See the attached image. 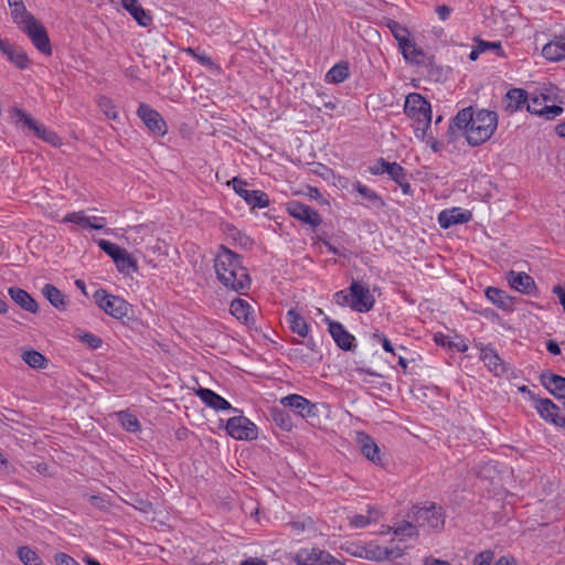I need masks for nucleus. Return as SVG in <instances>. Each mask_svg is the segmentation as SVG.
Masks as SVG:
<instances>
[{
  "instance_id": "nucleus-1",
  "label": "nucleus",
  "mask_w": 565,
  "mask_h": 565,
  "mask_svg": "<svg viewBox=\"0 0 565 565\" xmlns=\"http://www.w3.org/2000/svg\"><path fill=\"white\" fill-rule=\"evenodd\" d=\"M498 127L495 111L466 107L457 113L449 124L448 135L451 140L457 139V132L462 134L471 147H478L488 141Z\"/></svg>"
},
{
  "instance_id": "nucleus-2",
  "label": "nucleus",
  "mask_w": 565,
  "mask_h": 565,
  "mask_svg": "<svg viewBox=\"0 0 565 565\" xmlns=\"http://www.w3.org/2000/svg\"><path fill=\"white\" fill-rule=\"evenodd\" d=\"M217 279L228 289L244 294L250 287L247 269L242 265L239 255L221 246L214 260Z\"/></svg>"
},
{
  "instance_id": "nucleus-3",
  "label": "nucleus",
  "mask_w": 565,
  "mask_h": 565,
  "mask_svg": "<svg viewBox=\"0 0 565 565\" xmlns=\"http://www.w3.org/2000/svg\"><path fill=\"white\" fill-rule=\"evenodd\" d=\"M404 113L414 121L416 138L425 140L426 131L431 124V107L429 102L418 93H411L406 96Z\"/></svg>"
},
{
  "instance_id": "nucleus-4",
  "label": "nucleus",
  "mask_w": 565,
  "mask_h": 565,
  "mask_svg": "<svg viewBox=\"0 0 565 565\" xmlns=\"http://www.w3.org/2000/svg\"><path fill=\"white\" fill-rule=\"evenodd\" d=\"M334 301L337 305L350 307L356 312H369L375 303L370 288L360 281H352L348 289L335 292Z\"/></svg>"
},
{
  "instance_id": "nucleus-5",
  "label": "nucleus",
  "mask_w": 565,
  "mask_h": 565,
  "mask_svg": "<svg viewBox=\"0 0 565 565\" xmlns=\"http://www.w3.org/2000/svg\"><path fill=\"white\" fill-rule=\"evenodd\" d=\"M393 542L394 540H392L388 546H382L375 542H370L365 546L361 547L358 556L373 562L398 559L404 555L406 546L393 544Z\"/></svg>"
},
{
  "instance_id": "nucleus-6",
  "label": "nucleus",
  "mask_w": 565,
  "mask_h": 565,
  "mask_svg": "<svg viewBox=\"0 0 565 565\" xmlns=\"http://www.w3.org/2000/svg\"><path fill=\"white\" fill-rule=\"evenodd\" d=\"M20 31L28 35L32 44L43 54L51 55L52 47L45 26L33 15L18 24Z\"/></svg>"
},
{
  "instance_id": "nucleus-7",
  "label": "nucleus",
  "mask_w": 565,
  "mask_h": 565,
  "mask_svg": "<svg viewBox=\"0 0 565 565\" xmlns=\"http://www.w3.org/2000/svg\"><path fill=\"white\" fill-rule=\"evenodd\" d=\"M413 521L419 527L437 530L444 526L445 518L441 508L435 503H427L424 507H415L413 509Z\"/></svg>"
},
{
  "instance_id": "nucleus-8",
  "label": "nucleus",
  "mask_w": 565,
  "mask_h": 565,
  "mask_svg": "<svg viewBox=\"0 0 565 565\" xmlns=\"http://www.w3.org/2000/svg\"><path fill=\"white\" fill-rule=\"evenodd\" d=\"M292 561L297 565H342L327 551L318 547H303L295 553Z\"/></svg>"
},
{
  "instance_id": "nucleus-9",
  "label": "nucleus",
  "mask_w": 565,
  "mask_h": 565,
  "mask_svg": "<svg viewBox=\"0 0 565 565\" xmlns=\"http://www.w3.org/2000/svg\"><path fill=\"white\" fill-rule=\"evenodd\" d=\"M94 298L99 308L113 318L121 319L128 315L129 305L120 297L109 295L102 289L95 292Z\"/></svg>"
},
{
  "instance_id": "nucleus-10",
  "label": "nucleus",
  "mask_w": 565,
  "mask_h": 565,
  "mask_svg": "<svg viewBox=\"0 0 565 565\" xmlns=\"http://www.w3.org/2000/svg\"><path fill=\"white\" fill-rule=\"evenodd\" d=\"M231 183L233 184L234 191L245 200V202L252 207H267L269 205L268 195L259 190H248V183L237 177L233 178Z\"/></svg>"
},
{
  "instance_id": "nucleus-11",
  "label": "nucleus",
  "mask_w": 565,
  "mask_h": 565,
  "mask_svg": "<svg viewBox=\"0 0 565 565\" xmlns=\"http://www.w3.org/2000/svg\"><path fill=\"white\" fill-rule=\"evenodd\" d=\"M226 430L237 440H254L258 435L256 425L244 416L230 418L226 423Z\"/></svg>"
},
{
  "instance_id": "nucleus-12",
  "label": "nucleus",
  "mask_w": 565,
  "mask_h": 565,
  "mask_svg": "<svg viewBox=\"0 0 565 565\" xmlns=\"http://www.w3.org/2000/svg\"><path fill=\"white\" fill-rule=\"evenodd\" d=\"M286 211L290 216L294 218L310 225L311 227H317L321 224L322 218L320 214L310 207L309 205H306L299 201H289L286 203Z\"/></svg>"
},
{
  "instance_id": "nucleus-13",
  "label": "nucleus",
  "mask_w": 565,
  "mask_h": 565,
  "mask_svg": "<svg viewBox=\"0 0 565 565\" xmlns=\"http://www.w3.org/2000/svg\"><path fill=\"white\" fill-rule=\"evenodd\" d=\"M370 173L373 175H380L383 173H387L392 180L403 186V191L406 193V190L409 188V184L406 182L405 171L403 167H401L396 162H387L383 158L376 160V162L369 168Z\"/></svg>"
},
{
  "instance_id": "nucleus-14",
  "label": "nucleus",
  "mask_w": 565,
  "mask_h": 565,
  "mask_svg": "<svg viewBox=\"0 0 565 565\" xmlns=\"http://www.w3.org/2000/svg\"><path fill=\"white\" fill-rule=\"evenodd\" d=\"M17 122L22 124L24 128L33 130L39 138L53 146H58L61 143L60 137L54 131L49 130L45 126L39 124L22 110H17Z\"/></svg>"
},
{
  "instance_id": "nucleus-15",
  "label": "nucleus",
  "mask_w": 565,
  "mask_h": 565,
  "mask_svg": "<svg viewBox=\"0 0 565 565\" xmlns=\"http://www.w3.org/2000/svg\"><path fill=\"white\" fill-rule=\"evenodd\" d=\"M137 115L154 135L163 136L167 132V125L162 116L149 105L141 103L137 109Z\"/></svg>"
},
{
  "instance_id": "nucleus-16",
  "label": "nucleus",
  "mask_w": 565,
  "mask_h": 565,
  "mask_svg": "<svg viewBox=\"0 0 565 565\" xmlns=\"http://www.w3.org/2000/svg\"><path fill=\"white\" fill-rule=\"evenodd\" d=\"M280 404L285 407H289L297 415L302 418H309L317 415V405L311 403L306 397L298 394H290L280 399Z\"/></svg>"
},
{
  "instance_id": "nucleus-17",
  "label": "nucleus",
  "mask_w": 565,
  "mask_h": 565,
  "mask_svg": "<svg viewBox=\"0 0 565 565\" xmlns=\"http://www.w3.org/2000/svg\"><path fill=\"white\" fill-rule=\"evenodd\" d=\"M64 223H74L79 227L87 230H103L106 226V218L103 216H88L85 211L68 213L64 216Z\"/></svg>"
},
{
  "instance_id": "nucleus-18",
  "label": "nucleus",
  "mask_w": 565,
  "mask_h": 565,
  "mask_svg": "<svg viewBox=\"0 0 565 565\" xmlns=\"http://www.w3.org/2000/svg\"><path fill=\"white\" fill-rule=\"evenodd\" d=\"M535 409L540 416L555 426H565V417L561 416L559 408L548 398H535Z\"/></svg>"
},
{
  "instance_id": "nucleus-19",
  "label": "nucleus",
  "mask_w": 565,
  "mask_h": 565,
  "mask_svg": "<svg viewBox=\"0 0 565 565\" xmlns=\"http://www.w3.org/2000/svg\"><path fill=\"white\" fill-rule=\"evenodd\" d=\"M0 52L17 67L24 70L29 66V57L23 49L0 39Z\"/></svg>"
},
{
  "instance_id": "nucleus-20",
  "label": "nucleus",
  "mask_w": 565,
  "mask_h": 565,
  "mask_svg": "<svg viewBox=\"0 0 565 565\" xmlns=\"http://www.w3.org/2000/svg\"><path fill=\"white\" fill-rule=\"evenodd\" d=\"M230 310L231 313L244 324L248 327L255 324V309L248 301L241 298L234 299L231 302Z\"/></svg>"
},
{
  "instance_id": "nucleus-21",
  "label": "nucleus",
  "mask_w": 565,
  "mask_h": 565,
  "mask_svg": "<svg viewBox=\"0 0 565 565\" xmlns=\"http://www.w3.org/2000/svg\"><path fill=\"white\" fill-rule=\"evenodd\" d=\"M391 532L397 537V544L418 536V529L414 521L397 522L393 526H386L385 530L381 531V534H388Z\"/></svg>"
},
{
  "instance_id": "nucleus-22",
  "label": "nucleus",
  "mask_w": 565,
  "mask_h": 565,
  "mask_svg": "<svg viewBox=\"0 0 565 565\" xmlns=\"http://www.w3.org/2000/svg\"><path fill=\"white\" fill-rule=\"evenodd\" d=\"M480 359L494 375H502L507 372V365L491 347H483L480 351Z\"/></svg>"
},
{
  "instance_id": "nucleus-23",
  "label": "nucleus",
  "mask_w": 565,
  "mask_h": 565,
  "mask_svg": "<svg viewBox=\"0 0 565 565\" xmlns=\"http://www.w3.org/2000/svg\"><path fill=\"white\" fill-rule=\"evenodd\" d=\"M471 217V213L459 207L445 210L438 215V223L443 228H449L456 224H463Z\"/></svg>"
},
{
  "instance_id": "nucleus-24",
  "label": "nucleus",
  "mask_w": 565,
  "mask_h": 565,
  "mask_svg": "<svg viewBox=\"0 0 565 565\" xmlns=\"http://www.w3.org/2000/svg\"><path fill=\"white\" fill-rule=\"evenodd\" d=\"M356 443L363 456L374 463H381L380 448L371 436L360 431L356 434Z\"/></svg>"
},
{
  "instance_id": "nucleus-25",
  "label": "nucleus",
  "mask_w": 565,
  "mask_h": 565,
  "mask_svg": "<svg viewBox=\"0 0 565 565\" xmlns=\"http://www.w3.org/2000/svg\"><path fill=\"white\" fill-rule=\"evenodd\" d=\"M329 323V332L333 340L342 350H351L354 342V337L350 334L340 322L327 319Z\"/></svg>"
},
{
  "instance_id": "nucleus-26",
  "label": "nucleus",
  "mask_w": 565,
  "mask_h": 565,
  "mask_svg": "<svg viewBox=\"0 0 565 565\" xmlns=\"http://www.w3.org/2000/svg\"><path fill=\"white\" fill-rule=\"evenodd\" d=\"M542 54L550 61H561L565 58V34L555 36L542 49Z\"/></svg>"
},
{
  "instance_id": "nucleus-27",
  "label": "nucleus",
  "mask_w": 565,
  "mask_h": 565,
  "mask_svg": "<svg viewBox=\"0 0 565 565\" xmlns=\"http://www.w3.org/2000/svg\"><path fill=\"white\" fill-rule=\"evenodd\" d=\"M9 295L11 299L25 311L38 312V303L32 296L19 287H10Z\"/></svg>"
},
{
  "instance_id": "nucleus-28",
  "label": "nucleus",
  "mask_w": 565,
  "mask_h": 565,
  "mask_svg": "<svg viewBox=\"0 0 565 565\" xmlns=\"http://www.w3.org/2000/svg\"><path fill=\"white\" fill-rule=\"evenodd\" d=\"M196 395L201 398V401L207 405L209 407L214 408L215 411H225L231 408V404L209 388H200L196 392Z\"/></svg>"
},
{
  "instance_id": "nucleus-29",
  "label": "nucleus",
  "mask_w": 565,
  "mask_h": 565,
  "mask_svg": "<svg viewBox=\"0 0 565 565\" xmlns=\"http://www.w3.org/2000/svg\"><path fill=\"white\" fill-rule=\"evenodd\" d=\"M121 6L140 25L148 26L151 23V15L140 6L138 0H121Z\"/></svg>"
},
{
  "instance_id": "nucleus-30",
  "label": "nucleus",
  "mask_w": 565,
  "mask_h": 565,
  "mask_svg": "<svg viewBox=\"0 0 565 565\" xmlns=\"http://www.w3.org/2000/svg\"><path fill=\"white\" fill-rule=\"evenodd\" d=\"M286 322L294 333H297L301 338H306L308 335L309 326L305 318L295 309H290L286 313Z\"/></svg>"
},
{
  "instance_id": "nucleus-31",
  "label": "nucleus",
  "mask_w": 565,
  "mask_h": 565,
  "mask_svg": "<svg viewBox=\"0 0 565 565\" xmlns=\"http://www.w3.org/2000/svg\"><path fill=\"white\" fill-rule=\"evenodd\" d=\"M527 95L522 88L510 89L505 95V109L510 113L522 109L526 106Z\"/></svg>"
},
{
  "instance_id": "nucleus-32",
  "label": "nucleus",
  "mask_w": 565,
  "mask_h": 565,
  "mask_svg": "<svg viewBox=\"0 0 565 565\" xmlns=\"http://www.w3.org/2000/svg\"><path fill=\"white\" fill-rule=\"evenodd\" d=\"M399 51L406 62L420 64L425 60L424 51L413 39H409L403 46H401Z\"/></svg>"
},
{
  "instance_id": "nucleus-33",
  "label": "nucleus",
  "mask_w": 565,
  "mask_h": 565,
  "mask_svg": "<svg viewBox=\"0 0 565 565\" xmlns=\"http://www.w3.org/2000/svg\"><path fill=\"white\" fill-rule=\"evenodd\" d=\"M508 279H509L510 286L520 292L527 294L534 287L533 278L522 271L521 273H515L513 270L510 271Z\"/></svg>"
},
{
  "instance_id": "nucleus-34",
  "label": "nucleus",
  "mask_w": 565,
  "mask_h": 565,
  "mask_svg": "<svg viewBox=\"0 0 565 565\" xmlns=\"http://www.w3.org/2000/svg\"><path fill=\"white\" fill-rule=\"evenodd\" d=\"M42 295L50 301V303L58 310H65L67 306L66 296L57 289L54 285L46 284L42 288Z\"/></svg>"
},
{
  "instance_id": "nucleus-35",
  "label": "nucleus",
  "mask_w": 565,
  "mask_h": 565,
  "mask_svg": "<svg viewBox=\"0 0 565 565\" xmlns=\"http://www.w3.org/2000/svg\"><path fill=\"white\" fill-rule=\"evenodd\" d=\"M7 1L10 9V15L14 24L18 25L33 17V14L26 10L23 0Z\"/></svg>"
},
{
  "instance_id": "nucleus-36",
  "label": "nucleus",
  "mask_w": 565,
  "mask_h": 565,
  "mask_svg": "<svg viewBox=\"0 0 565 565\" xmlns=\"http://www.w3.org/2000/svg\"><path fill=\"white\" fill-rule=\"evenodd\" d=\"M114 263L122 275H131L138 270L137 260L126 249Z\"/></svg>"
},
{
  "instance_id": "nucleus-37",
  "label": "nucleus",
  "mask_w": 565,
  "mask_h": 565,
  "mask_svg": "<svg viewBox=\"0 0 565 565\" xmlns=\"http://www.w3.org/2000/svg\"><path fill=\"white\" fill-rule=\"evenodd\" d=\"M384 23L393 34L394 39L397 41L398 49L411 39L408 29L394 21L393 19H385Z\"/></svg>"
},
{
  "instance_id": "nucleus-38",
  "label": "nucleus",
  "mask_w": 565,
  "mask_h": 565,
  "mask_svg": "<svg viewBox=\"0 0 565 565\" xmlns=\"http://www.w3.org/2000/svg\"><path fill=\"white\" fill-rule=\"evenodd\" d=\"M353 189L374 207H383L384 201L382 198L369 186L362 184L360 181L353 183Z\"/></svg>"
},
{
  "instance_id": "nucleus-39",
  "label": "nucleus",
  "mask_w": 565,
  "mask_h": 565,
  "mask_svg": "<svg viewBox=\"0 0 565 565\" xmlns=\"http://www.w3.org/2000/svg\"><path fill=\"white\" fill-rule=\"evenodd\" d=\"M380 519L379 511L369 507L367 514H355L349 519L350 525L356 529L365 527Z\"/></svg>"
},
{
  "instance_id": "nucleus-40",
  "label": "nucleus",
  "mask_w": 565,
  "mask_h": 565,
  "mask_svg": "<svg viewBox=\"0 0 565 565\" xmlns=\"http://www.w3.org/2000/svg\"><path fill=\"white\" fill-rule=\"evenodd\" d=\"M118 422L121 427L129 433H137L140 430L141 426L138 418L129 413L128 411H121L116 414Z\"/></svg>"
},
{
  "instance_id": "nucleus-41",
  "label": "nucleus",
  "mask_w": 565,
  "mask_h": 565,
  "mask_svg": "<svg viewBox=\"0 0 565 565\" xmlns=\"http://www.w3.org/2000/svg\"><path fill=\"white\" fill-rule=\"evenodd\" d=\"M486 296L492 303L497 305L501 309H507L510 307V298L504 291L495 287H488L486 289Z\"/></svg>"
},
{
  "instance_id": "nucleus-42",
  "label": "nucleus",
  "mask_w": 565,
  "mask_h": 565,
  "mask_svg": "<svg viewBox=\"0 0 565 565\" xmlns=\"http://www.w3.org/2000/svg\"><path fill=\"white\" fill-rule=\"evenodd\" d=\"M349 76V67L345 63L335 64L326 75L329 83H342Z\"/></svg>"
},
{
  "instance_id": "nucleus-43",
  "label": "nucleus",
  "mask_w": 565,
  "mask_h": 565,
  "mask_svg": "<svg viewBox=\"0 0 565 565\" xmlns=\"http://www.w3.org/2000/svg\"><path fill=\"white\" fill-rule=\"evenodd\" d=\"M99 109L103 111V114L110 120H117L118 119V110L109 97L100 96L97 100Z\"/></svg>"
},
{
  "instance_id": "nucleus-44",
  "label": "nucleus",
  "mask_w": 565,
  "mask_h": 565,
  "mask_svg": "<svg viewBox=\"0 0 565 565\" xmlns=\"http://www.w3.org/2000/svg\"><path fill=\"white\" fill-rule=\"evenodd\" d=\"M19 559L24 565H42L41 557L36 554L35 551L30 548L29 546H22L18 550Z\"/></svg>"
},
{
  "instance_id": "nucleus-45",
  "label": "nucleus",
  "mask_w": 565,
  "mask_h": 565,
  "mask_svg": "<svg viewBox=\"0 0 565 565\" xmlns=\"http://www.w3.org/2000/svg\"><path fill=\"white\" fill-rule=\"evenodd\" d=\"M22 360L33 369H42L46 363L44 355L34 350L23 352Z\"/></svg>"
},
{
  "instance_id": "nucleus-46",
  "label": "nucleus",
  "mask_w": 565,
  "mask_h": 565,
  "mask_svg": "<svg viewBox=\"0 0 565 565\" xmlns=\"http://www.w3.org/2000/svg\"><path fill=\"white\" fill-rule=\"evenodd\" d=\"M97 245L113 259V262H115L125 252V248L106 239H98Z\"/></svg>"
},
{
  "instance_id": "nucleus-47",
  "label": "nucleus",
  "mask_w": 565,
  "mask_h": 565,
  "mask_svg": "<svg viewBox=\"0 0 565 565\" xmlns=\"http://www.w3.org/2000/svg\"><path fill=\"white\" fill-rule=\"evenodd\" d=\"M476 473L480 479L484 480L494 481L498 478L497 467L492 462H484L480 465Z\"/></svg>"
},
{
  "instance_id": "nucleus-48",
  "label": "nucleus",
  "mask_w": 565,
  "mask_h": 565,
  "mask_svg": "<svg viewBox=\"0 0 565 565\" xmlns=\"http://www.w3.org/2000/svg\"><path fill=\"white\" fill-rule=\"evenodd\" d=\"M183 52L190 56H192L194 60H196L201 65L203 66H212L213 62L209 55H206L204 52H199L198 50L193 47H185L183 49Z\"/></svg>"
},
{
  "instance_id": "nucleus-49",
  "label": "nucleus",
  "mask_w": 565,
  "mask_h": 565,
  "mask_svg": "<svg viewBox=\"0 0 565 565\" xmlns=\"http://www.w3.org/2000/svg\"><path fill=\"white\" fill-rule=\"evenodd\" d=\"M288 526L291 531L301 533L313 529V520L311 518H306L303 520L291 521L288 523Z\"/></svg>"
},
{
  "instance_id": "nucleus-50",
  "label": "nucleus",
  "mask_w": 565,
  "mask_h": 565,
  "mask_svg": "<svg viewBox=\"0 0 565 565\" xmlns=\"http://www.w3.org/2000/svg\"><path fill=\"white\" fill-rule=\"evenodd\" d=\"M545 100V97H532L531 99H527L526 102V109L527 111L535 114V115H542L543 111V102Z\"/></svg>"
},
{
  "instance_id": "nucleus-51",
  "label": "nucleus",
  "mask_w": 565,
  "mask_h": 565,
  "mask_svg": "<svg viewBox=\"0 0 565 565\" xmlns=\"http://www.w3.org/2000/svg\"><path fill=\"white\" fill-rule=\"evenodd\" d=\"M79 339L90 349H98L102 345V339L89 332L83 333Z\"/></svg>"
},
{
  "instance_id": "nucleus-52",
  "label": "nucleus",
  "mask_w": 565,
  "mask_h": 565,
  "mask_svg": "<svg viewBox=\"0 0 565 565\" xmlns=\"http://www.w3.org/2000/svg\"><path fill=\"white\" fill-rule=\"evenodd\" d=\"M493 552L487 550L480 552L473 559V565H491Z\"/></svg>"
},
{
  "instance_id": "nucleus-53",
  "label": "nucleus",
  "mask_w": 565,
  "mask_h": 565,
  "mask_svg": "<svg viewBox=\"0 0 565 565\" xmlns=\"http://www.w3.org/2000/svg\"><path fill=\"white\" fill-rule=\"evenodd\" d=\"M563 113V108L561 106H544L541 116H544L546 119H553L559 116Z\"/></svg>"
},
{
  "instance_id": "nucleus-54",
  "label": "nucleus",
  "mask_w": 565,
  "mask_h": 565,
  "mask_svg": "<svg viewBox=\"0 0 565 565\" xmlns=\"http://www.w3.org/2000/svg\"><path fill=\"white\" fill-rule=\"evenodd\" d=\"M55 562L57 565H79L76 559L65 553H57L55 555Z\"/></svg>"
},
{
  "instance_id": "nucleus-55",
  "label": "nucleus",
  "mask_w": 565,
  "mask_h": 565,
  "mask_svg": "<svg viewBox=\"0 0 565 565\" xmlns=\"http://www.w3.org/2000/svg\"><path fill=\"white\" fill-rule=\"evenodd\" d=\"M374 338H376L382 343L384 351L390 353L394 352L391 341L383 333L376 332L374 333Z\"/></svg>"
},
{
  "instance_id": "nucleus-56",
  "label": "nucleus",
  "mask_w": 565,
  "mask_h": 565,
  "mask_svg": "<svg viewBox=\"0 0 565 565\" xmlns=\"http://www.w3.org/2000/svg\"><path fill=\"white\" fill-rule=\"evenodd\" d=\"M553 294H555L559 300V303L563 307V310L565 312V288L561 285H556L553 287Z\"/></svg>"
},
{
  "instance_id": "nucleus-57",
  "label": "nucleus",
  "mask_w": 565,
  "mask_h": 565,
  "mask_svg": "<svg viewBox=\"0 0 565 565\" xmlns=\"http://www.w3.org/2000/svg\"><path fill=\"white\" fill-rule=\"evenodd\" d=\"M436 12H437L439 19L445 21L450 15L451 9L447 6H439V7H437Z\"/></svg>"
},
{
  "instance_id": "nucleus-58",
  "label": "nucleus",
  "mask_w": 565,
  "mask_h": 565,
  "mask_svg": "<svg viewBox=\"0 0 565 565\" xmlns=\"http://www.w3.org/2000/svg\"><path fill=\"white\" fill-rule=\"evenodd\" d=\"M546 349H547V351H548L550 353H552V354H554V355H558V354H561V348H559V345H558L555 341H553V340L547 341V343H546Z\"/></svg>"
},
{
  "instance_id": "nucleus-59",
  "label": "nucleus",
  "mask_w": 565,
  "mask_h": 565,
  "mask_svg": "<svg viewBox=\"0 0 565 565\" xmlns=\"http://www.w3.org/2000/svg\"><path fill=\"white\" fill-rule=\"evenodd\" d=\"M423 565H451V564L448 563L447 561H443V559H439V558L426 557V558H424V564Z\"/></svg>"
},
{
  "instance_id": "nucleus-60",
  "label": "nucleus",
  "mask_w": 565,
  "mask_h": 565,
  "mask_svg": "<svg viewBox=\"0 0 565 565\" xmlns=\"http://www.w3.org/2000/svg\"><path fill=\"white\" fill-rule=\"evenodd\" d=\"M426 142L433 149L434 152H438L441 149V143L433 137H429L426 140Z\"/></svg>"
},
{
  "instance_id": "nucleus-61",
  "label": "nucleus",
  "mask_w": 565,
  "mask_h": 565,
  "mask_svg": "<svg viewBox=\"0 0 565 565\" xmlns=\"http://www.w3.org/2000/svg\"><path fill=\"white\" fill-rule=\"evenodd\" d=\"M495 565H516V561L513 557L502 556L498 559Z\"/></svg>"
},
{
  "instance_id": "nucleus-62",
  "label": "nucleus",
  "mask_w": 565,
  "mask_h": 565,
  "mask_svg": "<svg viewBox=\"0 0 565 565\" xmlns=\"http://www.w3.org/2000/svg\"><path fill=\"white\" fill-rule=\"evenodd\" d=\"M239 565H266V562L257 558H247L243 561Z\"/></svg>"
},
{
  "instance_id": "nucleus-63",
  "label": "nucleus",
  "mask_w": 565,
  "mask_h": 565,
  "mask_svg": "<svg viewBox=\"0 0 565 565\" xmlns=\"http://www.w3.org/2000/svg\"><path fill=\"white\" fill-rule=\"evenodd\" d=\"M521 393L527 394L530 398L535 403V398H537L526 386L519 387Z\"/></svg>"
},
{
  "instance_id": "nucleus-64",
  "label": "nucleus",
  "mask_w": 565,
  "mask_h": 565,
  "mask_svg": "<svg viewBox=\"0 0 565 565\" xmlns=\"http://www.w3.org/2000/svg\"><path fill=\"white\" fill-rule=\"evenodd\" d=\"M555 130L559 137L565 138V122L557 125Z\"/></svg>"
}]
</instances>
